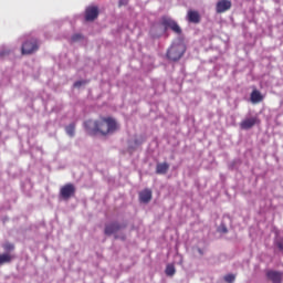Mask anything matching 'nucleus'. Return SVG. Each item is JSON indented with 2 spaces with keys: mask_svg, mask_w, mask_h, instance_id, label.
Returning a JSON list of instances; mask_svg holds the SVG:
<instances>
[{
  "mask_svg": "<svg viewBox=\"0 0 283 283\" xmlns=\"http://www.w3.org/2000/svg\"><path fill=\"white\" fill-rule=\"evenodd\" d=\"M255 125H260V118L258 117H249L243 119L240 123L241 129H252V127H255Z\"/></svg>",
  "mask_w": 283,
  "mask_h": 283,
  "instance_id": "obj_5",
  "label": "nucleus"
},
{
  "mask_svg": "<svg viewBox=\"0 0 283 283\" xmlns=\"http://www.w3.org/2000/svg\"><path fill=\"white\" fill-rule=\"evenodd\" d=\"M176 23V21H174L170 18L164 17L161 19V25H164L165 30H171L172 25Z\"/></svg>",
  "mask_w": 283,
  "mask_h": 283,
  "instance_id": "obj_16",
  "label": "nucleus"
},
{
  "mask_svg": "<svg viewBox=\"0 0 283 283\" xmlns=\"http://www.w3.org/2000/svg\"><path fill=\"white\" fill-rule=\"evenodd\" d=\"M187 19L189 23H200V13L198 11L189 10Z\"/></svg>",
  "mask_w": 283,
  "mask_h": 283,
  "instance_id": "obj_12",
  "label": "nucleus"
},
{
  "mask_svg": "<svg viewBox=\"0 0 283 283\" xmlns=\"http://www.w3.org/2000/svg\"><path fill=\"white\" fill-rule=\"evenodd\" d=\"M87 83L86 81H77L74 83V87H81L82 85H85Z\"/></svg>",
  "mask_w": 283,
  "mask_h": 283,
  "instance_id": "obj_23",
  "label": "nucleus"
},
{
  "mask_svg": "<svg viewBox=\"0 0 283 283\" xmlns=\"http://www.w3.org/2000/svg\"><path fill=\"white\" fill-rule=\"evenodd\" d=\"M123 229V226L118 222H113L105 226L104 233L105 235H113V233H117V231H120Z\"/></svg>",
  "mask_w": 283,
  "mask_h": 283,
  "instance_id": "obj_7",
  "label": "nucleus"
},
{
  "mask_svg": "<svg viewBox=\"0 0 283 283\" xmlns=\"http://www.w3.org/2000/svg\"><path fill=\"white\" fill-rule=\"evenodd\" d=\"M220 231H221V233H229V230L227 229V226H224V224L220 226Z\"/></svg>",
  "mask_w": 283,
  "mask_h": 283,
  "instance_id": "obj_24",
  "label": "nucleus"
},
{
  "mask_svg": "<svg viewBox=\"0 0 283 283\" xmlns=\"http://www.w3.org/2000/svg\"><path fill=\"white\" fill-rule=\"evenodd\" d=\"M198 251H199V253L202 255V250H201V249H199Z\"/></svg>",
  "mask_w": 283,
  "mask_h": 283,
  "instance_id": "obj_28",
  "label": "nucleus"
},
{
  "mask_svg": "<svg viewBox=\"0 0 283 283\" xmlns=\"http://www.w3.org/2000/svg\"><path fill=\"white\" fill-rule=\"evenodd\" d=\"M266 277H268V280H270V282L282 283L283 273L273 271V270H269L266 272Z\"/></svg>",
  "mask_w": 283,
  "mask_h": 283,
  "instance_id": "obj_9",
  "label": "nucleus"
},
{
  "mask_svg": "<svg viewBox=\"0 0 283 283\" xmlns=\"http://www.w3.org/2000/svg\"><path fill=\"white\" fill-rule=\"evenodd\" d=\"M76 193V187L73 184H66L60 189V196L63 200H70Z\"/></svg>",
  "mask_w": 283,
  "mask_h": 283,
  "instance_id": "obj_4",
  "label": "nucleus"
},
{
  "mask_svg": "<svg viewBox=\"0 0 283 283\" xmlns=\"http://www.w3.org/2000/svg\"><path fill=\"white\" fill-rule=\"evenodd\" d=\"M224 282L227 283H233L235 282V276L233 274H228L223 277Z\"/></svg>",
  "mask_w": 283,
  "mask_h": 283,
  "instance_id": "obj_21",
  "label": "nucleus"
},
{
  "mask_svg": "<svg viewBox=\"0 0 283 283\" xmlns=\"http://www.w3.org/2000/svg\"><path fill=\"white\" fill-rule=\"evenodd\" d=\"M228 10H231V1L230 0H220L217 2L216 11L218 14H222L223 12H227Z\"/></svg>",
  "mask_w": 283,
  "mask_h": 283,
  "instance_id": "obj_6",
  "label": "nucleus"
},
{
  "mask_svg": "<svg viewBox=\"0 0 283 283\" xmlns=\"http://www.w3.org/2000/svg\"><path fill=\"white\" fill-rule=\"evenodd\" d=\"M81 39H83V35H81V34H74L73 36H72V41H81Z\"/></svg>",
  "mask_w": 283,
  "mask_h": 283,
  "instance_id": "obj_22",
  "label": "nucleus"
},
{
  "mask_svg": "<svg viewBox=\"0 0 283 283\" xmlns=\"http://www.w3.org/2000/svg\"><path fill=\"white\" fill-rule=\"evenodd\" d=\"M170 30H172V32H175L176 34H182V29H180V25H178V22H175L172 28H170Z\"/></svg>",
  "mask_w": 283,
  "mask_h": 283,
  "instance_id": "obj_19",
  "label": "nucleus"
},
{
  "mask_svg": "<svg viewBox=\"0 0 283 283\" xmlns=\"http://www.w3.org/2000/svg\"><path fill=\"white\" fill-rule=\"evenodd\" d=\"M95 19H98V7H88L85 10V20L95 21Z\"/></svg>",
  "mask_w": 283,
  "mask_h": 283,
  "instance_id": "obj_8",
  "label": "nucleus"
},
{
  "mask_svg": "<svg viewBox=\"0 0 283 283\" xmlns=\"http://www.w3.org/2000/svg\"><path fill=\"white\" fill-rule=\"evenodd\" d=\"M169 171V164L167 163H161V164H157L156 166V174L158 175H165Z\"/></svg>",
  "mask_w": 283,
  "mask_h": 283,
  "instance_id": "obj_14",
  "label": "nucleus"
},
{
  "mask_svg": "<svg viewBox=\"0 0 283 283\" xmlns=\"http://www.w3.org/2000/svg\"><path fill=\"white\" fill-rule=\"evenodd\" d=\"M250 101L253 105H258V103H262V101H264V95L260 93V91L253 90L250 95Z\"/></svg>",
  "mask_w": 283,
  "mask_h": 283,
  "instance_id": "obj_11",
  "label": "nucleus"
},
{
  "mask_svg": "<svg viewBox=\"0 0 283 283\" xmlns=\"http://www.w3.org/2000/svg\"><path fill=\"white\" fill-rule=\"evenodd\" d=\"M2 249H4L6 251L10 252V251H14V244L7 242L2 245Z\"/></svg>",
  "mask_w": 283,
  "mask_h": 283,
  "instance_id": "obj_20",
  "label": "nucleus"
},
{
  "mask_svg": "<svg viewBox=\"0 0 283 283\" xmlns=\"http://www.w3.org/2000/svg\"><path fill=\"white\" fill-rule=\"evenodd\" d=\"M65 132H66L67 136H70L71 138H74V134L76 132V124L71 123L70 125H67L65 127Z\"/></svg>",
  "mask_w": 283,
  "mask_h": 283,
  "instance_id": "obj_17",
  "label": "nucleus"
},
{
  "mask_svg": "<svg viewBox=\"0 0 283 283\" xmlns=\"http://www.w3.org/2000/svg\"><path fill=\"white\" fill-rule=\"evenodd\" d=\"M165 273L168 275V277H172V275H176V266H174V264H168Z\"/></svg>",
  "mask_w": 283,
  "mask_h": 283,
  "instance_id": "obj_18",
  "label": "nucleus"
},
{
  "mask_svg": "<svg viewBox=\"0 0 283 283\" xmlns=\"http://www.w3.org/2000/svg\"><path fill=\"white\" fill-rule=\"evenodd\" d=\"M187 52V46L181 40L174 42L167 51V59L169 61H180Z\"/></svg>",
  "mask_w": 283,
  "mask_h": 283,
  "instance_id": "obj_2",
  "label": "nucleus"
},
{
  "mask_svg": "<svg viewBox=\"0 0 283 283\" xmlns=\"http://www.w3.org/2000/svg\"><path fill=\"white\" fill-rule=\"evenodd\" d=\"M10 54V51H1L0 56H8Z\"/></svg>",
  "mask_w": 283,
  "mask_h": 283,
  "instance_id": "obj_26",
  "label": "nucleus"
},
{
  "mask_svg": "<svg viewBox=\"0 0 283 283\" xmlns=\"http://www.w3.org/2000/svg\"><path fill=\"white\" fill-rule=\"evenodd\" d=\"M85 127L91 134H99V136H112L118 132V122L114 117H99L95 120L85 122Z\"/></svg>",
  "mask_w": 283,
  "mask_h": 283,
  "instance_id": "obj_1",
  "label": "nucleus"
},
{
  "mask_svg": "<svg viewBox=\"0 0 283 283\" xmlns=\"http://www.w3.org/2000/svg\"><path fill=\"white\" fill-rule=\"evenodd\" d=\"M151 198H153V192H151V189L149 188H146L139 192V201L143 202L144 205L151 202Z\"/></svg>",
  "mask_w": 283,
  "mask_h": 283,
  "instance_id": "obj_10",
  "label": "nucleus"
},
{
  "mask_svg": "<svg viewBox=\"0 0 283 283\" xmlns=\"http://www.w3.org/2000/svg\"><path fill=\"white\" fill-rule=\"evenodd\" d=\"M39 50V40L32 38L27 40L21 48L22 54H34Z\"/></svg>",
  "mask_w": 283,
  "mask_h": 283,
  "instance_id": "obj_3",
  "label": "nucleus"
},
{
  "mask_svg": "<svg viewBox=\"0 0 283 283\" xmlns=\"http://www.w3.org/2000/svg\"><path fill=\"white\" fill-rule=\"evenodd\" d=\"M120 6H127V0H119V7Z\"/></svg>",
  "mask_w": 283,
  "mask_h": 283,
  "instance_id": "obj_27",
  "label": "nucleus"
},
{
  "mask_svg": "<svg viewBox=\"0 0 283 283\" xmlns=\"http://www.w3.org/2000/svg\"><path fill=\"white\" fill-rule=\"evenodd\" d=\"M176 23V21H174L170 18L164 17L161 19V25H164L165 30H171L172 25Z\"/></svg>",
  "mask_w": 283,
  "mask_h": 283,
  "instance_id": "obj_15",
  "label": "nucleus"
},
{
  "mask_svg": "<svg viewBox=\"0 0 283 283\" xmlns=\"http://www.w3.org/2000/svg\"><path fill=\"white\" fill-rule=\"evenodd\" d=\"M14 260V255L10 253H2L0 254V266H3V264H10Z\"/></svg>",
  "mask_w": 283,
  "mask_h": 283,
  "instance_id": "obj_13",
  "label": "nucleus"
},
{
  "mask_svg": "<svg viewBox=\"0 0 283 283\" xmlns=\"http://www.w3.org/2000/svg\"><path fill=\"white\" fill-rule=\"evenodd\" d=\"M276 247L280 251H283V240L276 242Z\"/></svg>",
  "mask_w": 283,
  "mask_h": 283,
  "instance_id": "obj_25",
  "label": "nucleus"
}]
</instances>
